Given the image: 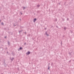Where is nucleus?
Here are the masks:
<instances>
[{
    "mask_svg": "<svg viewBox=\"0 0 74 74\" xmlns=\"http://www.w3.org/2000/svg\"><path fill=\"white\" fill-rule=\"evenodd\" d=\"M30 51H28L26 53V55H28L30 54Z\"/></svg>",
    "mask_w": 74,
    "mask_h": 74,
    "instance_id": "1",
    "label": "nucleus"
},
{
    "mask_svg": "<svg viewBox=\"0 0 74 74\" xmlns=\"http://www.w3.org/2000/svg\"><path fill=\"white\" fill-rule=\"evenodd\" d=\"M45 35L47 36H49V34L47 33V32H46L45 33Z\"/></svg>",
    "mask_w": 74,
    "mask_h": 74,
    "instance_id": "2",
    "label": "nucleus"
},
{
    "mask_svg": "<svg viewBox=\"0 0 74 74\" xmlns=\"http://www.w3.org/2000/svg\"><path fill=\"white\" fill-rule=\"evenodd\" d=\"M69 54L70 56H72V52L70 53V52H69Z\"/></svg>",
    "mask_w": 74,
    "mask_h": 74,
    "instance_id": "3",
    "label": "nucleus"
},
{
    "mask_svg": "<svg viewBox=\"0 0 74 74\" xmlns=\"http://www.w3.org/2000/svg\"><path fill=\"white\" fill-rule=\"evenodd\" d=\"M8 44L9 46H10V42L9 41L8 42Z\"/></svg>",
    "mask_w": 74,
    "mask_h": 74,
    "instance_id": "4",
    "label": "nucleus"
},
{
    "mask_svg": "<svg viewBox=\"0 0 74 74\" xmlns=\"http://www.w3.org/2000/svg\"><path fill=\"white\" fill-rule=\"evenodd\" d=\"M36 20H37V19H36V18H34L33 20L34 22H36Z\"/></svg>",
    "mask_w": 74,
    "mask_h": 74,
    "instance_id": "5",
    "label": "nucleus"
},
{
    "mask_svg": "<svg viewBox=\"0 0 74 74\" xmlns=\"http://www.w3.org/2000/svg\"><path fill=\"white\" fill-rule=\"evenodd\" d=\"M10 60H11L12 61L13 60H14V58H10Z\"/></svg>",
    "mask_w": 74,
    "mask_h": 74,
    "instance_id": "6",
    "label": "nucleus"
},
{
    "mask_svg": "<svg viewBox=\"0 0 74 74\" xmlns=\"http://www.w3.org/2000/svg\"><path fill=\"white\" fill-rule=\"evenodd\" d=\"M22 8H23V10H25V9H26V7H23Z\"/></svg>",
    "mask_w": 74,
    "mask_h": 74,
    "instance_id": "7",
    "label": "nucleus"
},
{
    "mask_svg": "<svg viewBox=\"0 0 74 74\" xmlns=\"http://www.w3.org/2000/svg\"><path fill=\"white\" fill-rule=\"evenodd\" d=\"M12 55H13V56H14V55H15L14 54V53L13 52H12Z\"/></svg>",
    "mask_w": 74,
    "mask_h": 74,
    "instance_id": "8",
    "label": "nucleus"
},
{
    "mask_svg": "<svg viewBox=\"0 0 74 74\" xmlns=\"http://www.w3.org/2000/svg\"><path fill=\"white\" fill-rule=\"evenodd\" d=\"M49 65H48V70H49Z\"/></svg>",
    "mask_w": 74,
    "mask_h": 74,
    "instance_id": "9",
    "label": "nucleus"
},
{
    "mask_svg": "<svg viewBox=\"0 0 74 74\" xmlns=\"http://www.w3.org/2000/svg\"><path fill=\"white\" fill-rule=\"evenodd\" d=\"M40 5H37V6L38 7H38H40Z\"/></svg>",
    "mask_w": 74,
    "mask_h": 74,
    "instance_id": "10",
    "label": "nucleus"
},
{
    "mask_svg": "<svg viewBox=\"0 0 74 74\" xmlns=\"http://www.w3.org/2000/svg\"><path fill=\"white\" fill-rule=\"evenodd\" d=\"M64 30H66V27H64Z\"/></svg>",
    "mask_w": 74,
    "mask_h": 74,
    "instance_id": "11",
    "label": "nucleus"
},
{
    "mask_svg": "<svg viewBox=\"0 0 74 74\" xmlns=\"http://www.w3.org/2000/svg\"><path fill=\"white\" fill-rule=\"evenodd\" d=\"M21 32H22V30L19 31V33H21Z\"/></svg>",
    "mask_w": 74,
    "mask_h": 74,
    "instance_id": "12",
    "label": "nucleus"
},
{
    "mask_svg": "<svg viewBox=\"0 0 74 74\" xmlns=\"http://www.w3.org/2000/svg\"><path fill=\"white\" fill-rule=\"evenodd\" d=\"M19 49H20V50H22V48L21 47H20V48Z\"/></svg>",
    "mask_w": 74,
    "mask_h": 74,
    "instance_id": "13",
    "label": "nucleus"
},
{
    "mask_svg": "<svg viewBox=\"0 0 74 74\" xmlns=\"http://www.w3.org/2000/svg\"><path fill=\"white\" fill-rule=\"evenodd\" d=\"M1 25H4V23H3V22H2L1 23Z\"/></svg>",
    "mask_w": 74,
    "mask_h": 74,
    "instance_id": "14",
    "label": "nucleus"
},
{
    "mask_svg": "<svg viewBox=\"0 0 74 74\" xmlns=\"http://www.w3.org/2000/svg\"><path fill=\"white\" fill-rule=\"evenodd\" d=\"M62 20L63 21H64V18H62Z\"/></svg>",
    "mask_w": 74,
    "mask_h": 74,
    "instance_id": "15",
    "label": "nucleus"
},
{
    "mask_svg": "<svg viewBox=\"0 0 74 74\" xmlns=\"http://www.w3.org/2000/svg\"><path fill=\"white\" fill-rule=\"evenodd\" d=\"M7 49H7V47H6V49H5V50H7Z\"/></svg>",
    "mask_w": 74,
    "mask_h": 74,
    "instance_id": "16",
    "label": "nucleus"
},
{
    "mask_svg": "<svg viewBox=\"0 0 74 74\" xmlns=\"http://www.w3.org/2000/svg\"><path fill=\"white\" fill-rule=\"evenodd\" d=\"M71 60H70L69 61V63H70V62H71Z\"/></svg>",
    "mask_w": 74,
    "mask_h": 74,
    "instance_id": "17",
    "label": "nucleus"
},
{
    "mask_svg": "<svg viewBox=\"0 0 74 74\" xmlns=\"http://www.w3.org/2000/svg\"><path fill=\"white\" fill-rule=\"evenodd\" d=\"M61 45H62V41H61Z\"/></svg>",
    "mask_w": 74,
    "mask_h": 74,
    "instance_id": "18",
    "label": "nucleus"
},
{
    "mask_svg": "<svg viewBox=\"0 0 74 74\" xmlns=\"http://www.w3.org/2000/svg\"><path fill=\"white\" fill-rule=\"evenodd\" d=\"M69 18H67V21H69Z\"/></svg>",
    "mask_w": 74,
    "mask_h": 74,
    "instance_id": "19",
    "label": "nucleus"
},
{
    "mask_svg": "<svg viewBox=\"0 0 74 74\" xmlns=\"http://www.w3.org/2000/svg\"><path fill=\"white\" fill-rule=\"evenodd\" d=\"M19 20H20V21H21V19L20 18Z\"/></svg>",
    "mask_w": 74,
    "mask_h": 74,
    "instance_id": "20",
    "label": "nucleus"
},
{
    "mask_svg": "<svg viewBox=\"0 0 74 74\" xmlns=\"http://www.w3.org/2000/svg\"><path fill=\"white\" fill-rule=\"evenodd\" d=\"M7 53H8V51H7Z\"/></svg>",
    "mask_w": 74,
    "mask_h": 74,
    "instance_id": "21",
    "label": "nucleus"
},
{
    "mask_svg": "<svg viewBox=\"0 0 74 74\" xmlns=\"http://www.w3.org/2000/svg\"><path fill=\"white\" fill-rule=\"evenodd\" d=\"M28 36H30V34H29L28 35Z\"/></svg>",
    "mask_w": 74,
    "mask_h": 74,
    "instance_id": "22",
    "label": "nucleus"
},
{
    "mask_svg": "<svg viewBox=\"0 0 74 74\" xmlns=\"http://www.w3.org/2000/svg\"><path fill=\"white\" fill-rule=\"evenodd\" d=\"M5 38H7V36H5Z\"/></svg>",
    "mask_w": 74,
    "mask_h": 74,
    "instance_id": "23",
    "label": "nucleus"
},
{
    "mask_svg": "<svg viewBox=\"0 0 74 74\" xmlns=\"http://www.w3.org/2000/svg\"><path fill=\"white\" fill-rule=\"evenodd\" d=\"M50 65V63H49V64H48V65H49V66Z\"/></svg>",
    "mask_w": 74,
    "mask_h": 74,
    "instance_id": "24",
    "label": "nucleus"
},
{
    "mask_svg": "<svg viewBox=\"0 0 74 74\" xmlns=\"http://www.w3.org/2000/svg\"><path fill=\"white\" fill-rule=\"evenodd\" d=\"M14 26H16V25H14Z\"/></svg>",
    "mask_w": 74,
    "mask_h": 74,
    "instance_id": "25",
    "label": "nucleus"
},
{
    "mask_svg": "<svg viewBox=\"0 0 74 74\" xmlns=\"http://www.w3.org/2000/svg\"><path fill=\"white\" fill-rule=\"evenodd\" d=\"M56 21H57V20L56 19Z\"/></svg>",
    "mask_w": 74,
    "mask_h": 74,
    "instance_id": "26",
    "label": "nucleus"
},
{
    "mask_svg": "<svg viewBox=\"0 0 74 74\" xmlns=\"http://www.w3.org/2000/svg\"><path fill=\"white\" fill-rule=\"evenodd\" d=\"M25 32V34H26V32Z\"/></svg>",
    "mask_w": 74,
    "mask_h": 74,
    "instance_id": "27",
    "label": "nucleus"
},
{
    "mask_svg": "<svg viewBox=\"0 0 74 74\" xmlns=\"http://www.w3.org/2000/svg\"><path fill=\"white\" fill-rule=\"evenodd\" d=\"M22 14H23L22 13H21V15H22Z\"/></svg>",
    "mask_w": 74,
    "mask_h": 74,
    "instance_id": "28",
    "label": "nucleus"
},
{
    "mask_svg": "<svg viewBox=\"0 0 74 74\" xmlns=\"http://www.w3.org/2000/svg\"><path fill=\"white\" fill-rule=\"evenodd\" d=\"M1 22V20H0V22Z\"/></svg>",
    "mask_w": 74,
    "mask_h": 74,
    "instance_id": "29",
    "label": "nucleus"
},
{
    "mask_svg": "<svg viewBox=\"0 0 74 74\" xmlns=\"http://www.w3.org/2000/svg\"><path fill=\"white\" fill-rule=\"evenodd\" d=\"M25 44H26V43H24V45H25Z\"/></svg>",
    "mask_w": 74,
    "mask_h": 74,
    "instance_id": "30",
    "label": "nucleus"
},
{
    "mask_svg": "<svg viewBox=\"0 0 74 74\" xmlns=\"http://www.w3.org/2000/svg\"><path fill=\"white\" fill-rule=\"evenodd\" d=\"M46 29H47L46 28H45V30H46Z\"/></svg>",
    "mask_w": 74,
    "mask_h": 74,
    "instance_id": "31",
    "label": "nucleus"
},
{
    "mask_svg": "<svg viewBox=\"0 0 74 74\" xmlns=\"http://www.w3.org/2000/svg\"><path fill=\"white\" fill-rule=\"evenodd\" d=\"M59 4H60V3H59Z\"/></svg>",
    "mask_w": 74,
    "mask_h": 74,
    "instance_id": "32",
    "label": "nucleus"
}]
</instances>
